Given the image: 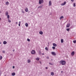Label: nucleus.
Instances as JSON below:
<instances>
[{
    "mask_svg": "<svg viewBox=\"0 0 76 76\" xmlns=\"http://www.w3.org/2000/svg\"><path fill=\"white\" fill-rule=\"evenodd\" d=\"M59 63L60 64H61L62 65H64L66 64V61H60Z\"/></svg>",
    "mask_w": 76,
    "mask_h": 76,
    "instance_id": "f257e3e1",
    "label": "nucleus"
},
{
    "mask_svg": "<svg viewBox=\"0 0 76 76\" xmlns=\"http://www.w3.org/2000/svg\"><path fill=\"white\" fill-rule=\"evenodd\" d=\"M44 2V1L43 0H39V4H41L43 3Z\"/></svg>",
    "mask_w": 76,
    "mask_h": 76,
    "instance_id": "f03ea898",
    "label": "nucleus"
},
{
    "mask_svg": "<svg viewBox=\"0 0 76 76\" xmlns=\"http://www.w3.org/2000/svg\"><path fill=\"white\" fill-rule=\"evenodd\" d=\"M31 53L32 54H35V53H36L35 51L34 50H32L31 52Z\"/></svg>",
    "mask_w": 76,
    "mask_h": 76,
    "instance_id": "7ed1b4c3",
    "label": "nucleus"
},
{
    "mask_svg": "<svg viewBox=\"0 0 76 76\" xmlns=\"http://www.w3.org/2000/svg\"><path fill=\"white\" fill-rule=\"evenodd\" d=\"M51 53L53 56H56V53L54 52H52Z\"/></svg>",
    "mask_w": 76,
    "mask_h": 76,
    "instance_id": "20e7f679",
    "label": "nucleus"
},
{
    "mask_svg": "<svg viewBox=\"0 0 76 76\" xmlns=\"http://www.w3.org/2000/svg\"><path fill=\"white\" fill-rule=\"evenodd\" d=\"M66 4V1H65L64 3L61 4V6H64Z\"/></svg>",
    "mask_w": 76,
    "mask_h": 76,
    "instance_id": "39448f33",
    "label": "nucleus"
},
{
    "mask_svg": "<svg viewBox=\"0 0 76 76\" xmlns=\"http://www.w3.org/2000/svg\"><path fill=\"white\" fill-rule=\"evenodd\" d=\"M52 4H51V1H50L49 3V6H51Z\"/></svg>",
    "mask_w": 76,
    "mask_h": 76,
    "instance_id": "423d86ee",
    "label": "nucleus"
},
{
    "mask_svg": "<svg viewBox=\"0 0 76 76\" xmlns=\"http://www.w3.org/2000/svg\"><path fill=\"white\" fill-rule=\"evenodd\" d=\"M70 26V23H68L66 25V28H69Z\"/></svg>",
    "mask_w": 76,
    "mask_h": 76,
    "instance_id": "0eeeda50",
    "label": "nucleus"
},
{
    "mask_svg": "<svg viewBox=\"0 0 76 76\" xmlns=\"http://www.w3.org/2000/svg\"><path fill=\"white\" fill-rule=\"evenodd\" d=\"M74 54H75V52L73 51L71 53V55H72V56H73L74 55Z\"/></svg>",
    "mask_w": 76,
    "mask_h": 76,
    "instance_id": "6e6552de",
    "label": "nucleus"
},
{
    "mask_svg": "<svg viewBox=\"0 0 76 76\" xmlns=\"http://www.w3.org/2000/svg\"><path fill=\"white\" fill-rule=\"evenodd\" d=\"M25 11L26 12H28V9L27 8H26L25 9Z\"/></svg>",
    "mask_w": 76,
    "mask_h": 76,
    "instance_id": "1a4fd4ad",
    "label": "nucleus"
},
{
    "mask_svg": "<svg viewBox=\"0 0 76 76\" xmlns=\"http://www.w3.org/2000/svg\"><path fill=\"white\" fill-rule=\"evenodd\" d=\"M39 34H40V35H42V34H43V32L42 31H40L39 32Z\"/></svg>",
    "mask_w": 76,
    "mask_h": 76,
    "instance_id": "9d476101",
    "label": "nucleus"
},
{
    "mask_svg": "<svg viewBox=\"0 0 76 76\" xmlns=\"http://www.w3.org/2000/svg\"><path fill=\"white\" fill-rule=\"evenodd\" d=\"M3 44L4 45L6 44H7V42L6 41H4L3 42Z\"/></svg>",
    "mask_w": 76,
    "mask_h": 76,
    "instance_id": "9b49d317",
    "label": "nucleus"
},
{
    "mask_svg": "<svg viewBox=\"0 0 76 76\" xmlns=\"http://www.w3.org/2000/svg\"><path fill=\"white\" fill-rule=\"evenodd\" d=\"M53 45L54 46V47H57V45L55 43H53Z\"/></svg>",
    "mask_w": 76,
    "mask_h": 76,
    "instance_id": "f8f14e48",
    "label": "nucleus"
},
{
    "mask_svg": "<svg viewBox=\"0 0 76 76\" xmlns=\"http://www.w3.org/2000/svg\"><path fill=\"white\" fill-rule=\"evenodd\" d=\"M8 14H9V12H8L7 11L6 12V16H7L8 15Z\"/></svg>",
    "mask_w": 76,
    "mask_h": 76,
    "instance_id": "ddd939ff",
    "label": "nucleus"
},
{
    "mask_svg": "<svg viewBox=\"0 0 76 76\" xmlns=\"http://www.w3.org/2000/svg\"><path fill=\"white\" fill-rule=\"evenodd\" d=\"M64 18V17H63V16H61L60 17V20H61V19H63Z\"/></svg>",
    "mask_w": 76,
    "mask_h": 76,
    "instance_id": "4468645a",
    "label": "nucleus"
},
{
    "mask_svg": "<svg viewBox=\"0 0 76 76\" xmlns=\"http://www.w3.org/2000/svg\"><path fill=\"white\" fill-rule=\"evenodd\" d=\"M5 4L6 5H8V4H9V2H6L5 3Z\"/></svg>",
    "mask_w": 76,
    "mask_h": 76,
    "instance_id": "2eb2a0df",
    "label": "nucleus"
},
{
    "mask_svg": "<svg viewBox=\"0 0 76 76\" xmlns=\"http://www.w3.org/2000/svg\"><path fill=\"white\" fill-rule=\"evenodd\" d=\"M51 75L53 76L54 75V72H51Z\"/></svg>",
    "mask_w": 76,
    "mask_h": 76,
    "instance_id": "dca6fc26",
    "label": "nucleus"
},
{
    "mask_svg": "<svg viewBox=\"0 0 76 76\" xmlns=\"http://www.w3.org/2000/svg\"><path fill=\"white\" fill-rule=\"evenodd\" d=\"M42 5H41L39 7H38V8H42Z\"/></svg>",
    "mask_w": 76,
    "mask_h": 76,
    "instance_id": "f3484780",
    "label": "nucleus"
},
{
    "mask_svg": "<svg viewBox=\"0 0 76 76\" xmlns=\"http://www.w3.org/2000/svg\"><path fill=\"white\" fill-rule=\"evenodd\" d=\"M25 25L26 27H28V23H25Z\"/></svg>",
    "mask_w": 76,
    "mask_h": 76,
    "instance_id": "a211bd4d",
    "label": "nucleus"
},
{
    "mask_svg": "<svg viewBox=\"0 0 76 76\" xmlns=\"http://www.w3.org/2000/svg\"><path fill=\"white\" fill-rule=\"evenodd\" d=\"M12 76H15V72L12 73Z\"/></svg>",
    "mask_w": 76,
    "mask_h": 76,
    "instance_id": "6ab92c4d",
    "label": "nucleus"
},
{
    "mask_svg": "<svg viewBox=\"0 0 76 76\" xmlns=\"http://www.w3.org/2000/svg\"><path fill=\"white\" fill-rule=\"evenodd\" d=\"M64 41V40H63V39H61V43H63Z\"/></svg>",
    "mask_w": 76,
    "mask_h": 76,
    "instance_id": "aec40b11",
    "label": "nucleus"
},
{
    "mask_svg": "<svg viewBox=\"0 0 76 76\" xmlns=\"http://www.w3.org/2000/svg\"><path fill=\"white\" fill-rule=\"evenodd\" d=\"M36 60L38 61V60H39V58H38V57H37L36 58Z\"/></svg>",
    "mask_w": 76,
    "mask_h": 76,
    "instance_id": "412c9836",
    "label": "nucleus"
},
{
    "mask_svg": "<svg viewBox=\"0 0 76 76\" xmlns=\"http://www.w3.org/2000/svg\"><path fill=\"white\" fill-rule=\"evenodd\" d=\"M31 62V60H30L29 59H28V63H29Z\"/></svg>",
    "mask_w": 76,
    "mask_h": 76,
    "instance_id": "4be33fe9",
    "label": "nucleus"
},
{
    "mask_svg": "<svg viewBox=\"0 0 76 76\" xmlns=\"http://www.w3.org/2000/svg\"><path fill=\"white\" fill-rule=\"evenodd\" d=\"M10 18V16H9V15H8L7 16V19H9V18Z\"/></svg>",
    "mask_w": 76,
    "mask_h": 76,
    "instance_id": "5701e85b",
    "label": "nucleus"
},
{
    "mask_svg": "<svg viewBox=\"0 0 76 76\" xmlns=\"http://www.w3.org/2000/svg\"><path fill=\"white\" fill-rule=\"evenodd\" d=\"M66 30L67 31H69L70 30V29L69 28H67L66 29Z\"/></svg>",
    "mask_w": 76,
    "mask_h": 76,
    "instance_id": "b1692460",
    "label": "nucleus"
},
{
    "mask_svg": "<svg viewBox=\"0 0 76 76\" xmlns=\"http://www.w3.org/2000/svg\"><path fill=\"white\" fill-rule=\"evenodd\" d=\"M2 56H0V60H1L2 59Z\"/></svg>",
    "mask_w": 76,
    "mask_h": 76,
    "instance_id": "393cba45",
    "label": "nucleus"
},
{
    "mask_svg": "<svg viewBox=\"0 0 76 76\" xmlns=\"http://www.w3.org/2000/svg\"><path fill=\"white\" fill-rule=\"evenodd\" d=\"M52 48L53 50H55V48H56L55 47H52Z\"/></svg>",
    "mask_w": 76,
    "mask_h": 76,
    "instance_id": "a878e982",
    "label": "nucleus"
},
{
    "mask_svg": "<svg viewBox=\"0 0 76 76\" xmlns=\"http://www.w3.org/2000/svg\"><path fill=\"white\" fill-rule=\"evenodd\" d=\"M21 12H22V13H25L24 12V11H23V10H22Z\"/></svg>",
    "mask_w": 76,
    "mask_h": 76,
    "instance_id": "bb28decb",
    "label": "nucleus"
},
{
    "mask_svg": "<svg viewBox=\"0 0 76 76\" xmlns=\"http://www.w3.org/2000/svg\"><path fill=\"white\" fill-rule=\"evenodd\" d=\"M45 49L46 50V51H48V48H45Z\"/></svg>",
    "mask_w": 76,
    "mask_h": 76,
    "instance_id": "cd10ccee",
    "label": "nucleus"
},
{
    "mask_svg": "<svg viewBox=\"0 0 76 76\" xmlns=\"http://www.w3.org/2000/svg\"><path fill=\"white\" fill-rule=\"evenodd\" d=\"M8 21L9 22H11V21L10 20H9V19H8Z\"/></svg>",
    "mask_w": 76,
    "mask_h": 76,
    "instance_id": "c85d7f7f",
    "label": "nucleus"
},
{
    "mask_svg": "<svg viewBox=\"0 0 76 76\" xmlns=\"http://www.w3.org/2000/svg\"><path fill=\"white\" fill-rule=\"evenodd\" d=\"M73 42L74 43H76V40H74V41H73Z\"/></svg>",
    "mask_w": 76,
    "mask_h": 76,
    "instance_id": "c756f323",
    "label": "nucleus"
},
{
    "mask_svg": "<svg viewBox=\"0 0 76 76\" xmlns=\"http://www.w3.org/2000/svg\"><path fill=\"white\" fill-rule=\"evenodd\" d=\"M27 40L29 42V41H30V39H27Z\"/></svg>",
    "mask_w": 76,
    "mask_h": 76,
    "instance_id": "7c9ffc66",
    "label": "nucleus"
},
{
    "mask_svg": "<svg viewBox=\"0 0 76 76\" xmlns=\"http://www.w3.org/2000/svg\"><path fill=\"white\" fill-rule=\"evenodd\" d=\"M73 6L74 7H75V6H76V5H75V3H74Z\"/></svg>",
    "mask_w": 76,
    "mask_h": 76,
    "instance_id": "2f4dec72",
    "label": "nucleus"
},
{
    "mask_svg": "<svg viewBox=\"0 0 76 76\" xmlns=\"http://www.w3.org/2000/svg\"><path fill=\"white\" fill-rule=\"evenodd\" d=\"M49 64H50V65H53V64L51 63H49Z\"/></svg>",
    "mask_w": 76,
    "mask_h": 76,
    "instance_id": "473e14b6",
    "label": "nucleus"
},
{
    "mask_svg": "<svg viewBox=\"0 0 76 76\" xmlns=\"http://www.w3.org/2000/svg\"><path fill=\"white\" fill-rule=\"evenodd\" d=\"M2 52H3V53H5V51H4V50Z\"/></svg>",
    "mask_w": 76,
    "mask_h": 76,
    "instance_id": "72a5a7b5",
    "label": "nucleus"
},
{
    "mask_svg": "<svg viewBox=\"0 0 76 76\" xmlns=\"http://www.w3.org/2000/svg\"><path fill=\"white\" fill-rule=\"evenodd\" d=\"M46 58H47V59H49V57H47Z\"/></svg>",
    "mask_w": 76,
    "mask_h": 76,
    "instance_id": "f704fd0d",
    "label": "nucleus"
},
{
    "mask_svg": "<svg viewBox=\"0 0 76 76\" xmlns=\"http://www.w3.org/2000/svg\"><path fill=\"white\" fill-rule=\"evenodd\" d=\"M71 1L72 2H73V1H74V0H71Z\"/></svg>",
    "mask_w": 76,
    "mask_h": 76,
    "instance_id": "c9c22d12",
    "label": "nucleus"
},
{
    "mask_svg": "<svg viewBox=\"0 0 76 76\" xmlns=\"http://www.w3.org/2000/svg\"><path fill=\"white\" fill-rule=\"evenodd\" d=\"M12 68L13 69H15V66H13V67H12Z\"/></svg>",
    "mask_w": 76,
    "mask_h": 76,
    "instance_id": "e433bc0d",
    "label": "nucleus"
},
{
    "mask_svg": "<svg viewBox=\"0 0 76 76\" xmlns=\"http://www.w3.org/2000/svg\"><path fill=\"white\" fill-rule=\"evenodd\" d=\"M18 26H20V24H18Z\"/></svg>",
    "mask_w": 76,
    "mask_h": 76,
    "instance_id": "4c0bfd02",
    "label": "nucleus"
},
{
    "mask_svg": "<svg viewBox=\"0 0 76 76\" xmlns=\"http://www.w3.org/2000/svg\"><path fill=\"white\" fill-rule=\"evenodd\" d=\"M45 69H48V67H46Z\"/></svg>",
    "mask_w": 76,
    "mask_h": 76,
    "instance_id": "58836bf2",
    "label": "nucleus"
},
{
    "mask_svg": "<svg viewBox=\"0 0 76 76\" xmlns=\"http://www.w3.org/2000/svg\"><path fill=\"white\" fill-rule=\"evenodd\" d=\"M1 75V71H0V76Z\"/></svg>",
    "mask_w": 76,
    "mask_h": 76,
    "instance_id": "ea45409f",
    "label": "nucleus"
},
{
    "mask_svg": "<svg viewBox=\"0 0 76 76\" xmlns=\"http://www.w3.org/2000/svg\"><path fill=\"white\" fill-rule=\"evenodd\" d=\"M42 55H44V53H42Z\"/></svg>",
    "mask_w": 76,
    "mask_h": 76,
    "instance_id": "a19ab883",
    "label": "nucleus"
},
{
    "mask_svg": "<svg viewBox=\"0 0 76 76\" xmlns=\"http://www.w3.org/2000/svg\"><path fill=\"white\" fill-rule=\"evenodd\" d=\"M12 51H13V52H14L15 51V50H12Z\"/></svg>",
    "mask_w": 76,
    "mask_h": 76,
    "instance_id": "79ce46f5",
    "label": "nucleus"
},
{
    "mask_svg": "<svg viewBox=\"0 0 76 76\" xmlns=\"http://www.w3.org/2000/svg\"><path fill=\"white\" fill-rule=\"evenodd\" d=\"M39 63H40V64H41V61H40Z\"/></svg>",
    "mask_w": 76,
    "mask_h": 76,
    "instance_id": "37998d69",
    "label": "nucleus"
},
{
    "mask_svg": "<svg viewBox=\"0 0 76 76\" xmlns=\"http://www.w3.org/2000/svg\"><path fill=\"white\" fill-rule=\"evenodd\" d=\"M20 21H19V24H20Z\"/></svg>",
    "mask_w": 76,
    "mask_h": 76,
    "instance_id": "c03bdc74",
    "label": "nucleus"
},
{
    "mask_svg": "<svg viewBox=\"0 0 76 76\" xmlns=\"http://www.w3.org/2000/svg\"><path fill=\"white\" fill-rule=\"evenodd\" d=\"M39 54H41V52H39Z\"/></svg>",
    "mask_w": 76,
    "mask_h": 76,
    "instance_id": "a18cd8bd",
    "label": "nucleus"
},
{
    "mask_svg": "<svg viewBox=\"0 0 76 76\" xmlns=\"http://www.w3.org/2000/svg\"><path fill=\"white\" fill-rule=\"evenodd\" d=\"M15 23H16V24H18V23L17 22H16Z\"/></svg>",
    "mask_w": 76,
    "mask_h": 76,
    "instance_id": "49530a36",
    "label": "nucleus"
},
{
    "mask_svg": "<svg viewBox=\"0 0 76 76\" xmlns=\"http://www.w3.org/2000/svg\"><path fill=\"white\" fill-rule=\"evenodd\" d=\"M1 44V42H0V44Z\"/></svg>",
    "mask_w": 76,
    "mask_h": 76,
    "instance_id": "de8ad7c7",
    "label": "nucleus"
},
{
    "mask_svg": "<svg viewBox=\"0 0 76 76\" xmlns=\"http://www.w3.org/2000/svg\"><path fill=\"white\" fill-rule=\"evenodd\" d=\"M63 72V71H61V72L62 73Z\"/></svg>",
    "mask_w": 76,
    "mask_h": 76,
    "instance_id": "09e8293b",
    "label": "nucleus"
},
{
    "mask_svg": "<svg viewBox=\"0 0 76 76\" xmlns=\"http://www.w3.org/2000/svg\"><path fill=\"white\" fill-rule=\"evenodd\" d=\"M1 20V18H0V20Z\"/></svg>",
    "mask_w": 76,
    "mask_h": 76,
    "instance_id": "8fccbe9b",
    "label": "nucleus"
},
{
    "mask_svg": "<svg viewBox=\"0 0 76 76\" xmlns=\"http://www.w3.org/2000/svg\"><path fill=\"white\" fill-rule=\"evenodd\" d=\"M4 76H6V75H5Z\"/></svg>",
    "mask_w": 76,
    "mask_h": 76,
    "instance_id": "3c124183",
    "label": "nucleus"
},
{
    "mask_svg": "<svg viewBox=\"0 0 76 76\" xmlns=\"http://www.w3.org/2000/svg\"><path fill=\"white\" fill-rule=\"evenodd\" d=\"M0 13H1V12H0Z\"/></svg>",
    "mask_w": 76,
    "mask_h": 76,
    "instance_id": "603ef678",
    "label": "nucleus"
}]
</instances>
